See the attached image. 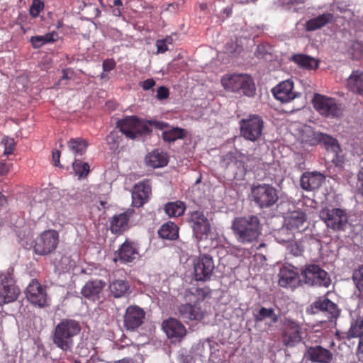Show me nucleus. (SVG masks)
I'll use <instances>...</instances> for the list:
<instances>
[{
  "label": "nucleus",
  "instance_id": "nucleus-1",
  "mask_svg": "<svg viewBox=\"0 0 363 363\" xmlns=\"http://www.w3.org/2000/svg\"><path fill=\"white\" fill-rule=\"evenodd\" d=\"M211 291L207 288L192 287L185 290L184 294V301L178 306V313L179 316L185 321L201 320L205 317L206 312L201 309L200 304Z\"/></svg>",
  "mask_w": 363,
  "mask_h": 363
},
{
  "label": "nucleus",
  "instance_id": "nucleus-2",
  "mask_svg": "<svg viewBox=\"0 0 363 363\" xmlns=\"http://www.w3.org/2000/svg\"><path fill=\"white\" fill-rule=\"evenodd\" d=\"M81 330L79 321L71 318L62 319L52 332V341L62 352H71L74 345V338Z\"/></svg>",
  "mask_w": 363,
  "mask_h": 363
},
{
  "label": "nucleus",
  "instance_id": "nucleus-3",
  "mask_svg": "<svg viewBox=\"0 0 363 363\" xmlns=\"http://www.w3.org/2000/svg\"><path fill=\"white\" fill-rule=\"evenodd\" d=\"M221 84L224 89L242 94L246 96H253L256 91L252 77L247 74H225L221 78Z\"/></svg>",
  "mask_w": 363,
  "mask_h": 363
},
{
  "label": "nucleus",
  "instance_id": "nucleus-4",
  "mask_svg": "<svg viewBox=\"0 0 363 363\" xmlns=\"http://www.w3.org/2000/svg\"><path fill=\"white\" fill-rule=\"evenodd\" d=\"M312 103L315 110L324 118H336L342 114V105L335 98L315 94Z\"/></svg>",
  "mask_w": 363,
  "mask_h": 363
},
{
  "label": "nucleus",
  "instance_id": "nucleus-5",
  "mask_svg": "<svg viewBox=\"0 0 363 363\" xmlns=\"http://www.w3.org/2000/svg\"><path fill=\"white\" fill-rule=\"evenodd\" d=\"M239 124L240 136L244 139L250 142H257L261 139L264 128V122L261 116L251 114L242 119Z\"/></svg>",
  "mask_w": 363,
  "mask_h": 363
},
{
  "label": "nucleus",
  "instance_id": "nucleus-6",
  "mask_svg": "<svg viewBox=\"0 0 363 363\" xmlns=\"http://www.w3.org/2000/svg\"><path fill=\"white\" fill-rule=\"evenodd\" d=\"M116 126L130 139H135L151 132L150 128L135 116H126L119 120Z\"/></svg>",
  "mask_w": 363,
  "mask_h": 363
},
{
  "label": "nucleus",
  "instance_id": "nucleus-7",
  "mask_svg": "<svg viewBox=\"0 0 363 363\" xmlns=\"http://www.w3.org/2000/svg\"><path fill=\"white\" fill-rule=\"evenodd\" d=\"M252 201L260 208H269L278 201L277 191L272 185L262 184L251 189Z\"/></svg>",
  "mask_w": 363,
  "mask_h": 363
},
{
  "label": "nucleus",
  "instance_id": "nucleus-8",
  "mask_svg": "<svg viewBox=\"0 0 363 363\" xmlns=\"http://www.w3.org/2000/svg\"><path fill=\"white\" fill-rule=\"evenodd\" d=\"M20 294L13 274L9 271L0 274V306L15 301Z\"/></svg>",
  "mask_w": 363,
  "mask_h": 363
},
{
  "label": "nucleus",
  "instance_id": "nucleus-9",
  "mask_svg": "<svg viewBox=\"0 0 363 363\" xmlns=\"http://www.w3.org/2000/svg\"><path fill=\"white\" fill-rule=\"evenodd\" d=\"M59 241V233L57 230H46L36 238L34 252L39 255H49L57 249Z\"/></svg>",
  "mask_w": 363,
  "mask_h": 363
},
{
  "label": "nucleus",
  "instance_id": "nucleus-10",
  "mask_svg": "<svg viewBox=\"0 0 363 363\" xmlns=\"http://www.w3.org/2000/svg\"><path fill=\"white\" fill-rule=\"evenodd\" d=\"M306 284L311 286L328 287L331 280L328 274L317 264H308L301 271Z\"/></svg>",
  "mask_w": 363,
  "mask_h": 363
},
{
  "label": "nucleus",
  "instance_id": "nucleus-11",
  "mask_svg": "<svg viewBox=\"0 0 363 363\" xmlns=\"http://www.w3.org/2000/svg\"><path fill=\"white\" fill-rule=\"evenodd\" d=\"M319 217L327 227H345L350 224L348 213L344 208H323L319 212Z\"/></svg>",
  "mask_w": 363,
  "mask_h": 363
},
{
  "label": "nucleus",
  "instance_id": "nucleus-12",
  "mask_svg": "<svg viewBox=\"0 0 363 363\" xmlns=\"http://www.w3.org/2000/svg\"><path fill=\"white\" fill-rule=\"evenodd\" d=\"M313 140L322 144L327 151H330L333 154L332 162L336 166H341L344 163L343 157L340 155L341 148L337 139L328 134L316 132L313 134Z\"/></svg>",
  "mask_w": 363,
  "mask_h": 363
},
{
  "label": "nucleus",
  "instance_id": "nucleus-13",
  "mask_svg": "<svg viewBox=\"0 0 363 363\" xmlns=\"http://www.w3.org/2000/svg\"><path fill=\"white\" fill-rule=\"evenodd\" d=\"M215 269L213 258L208 255H201L194 263V273L196 281L209 280Z\"/></svg>",
  "mask_w": 363,
  "mask_h": 363
},
{
  "label": "nucleus",
  "instance_id": "nucleus-14",
  "mask_svg": "<svg viewBox=\"0 0 363 363\" xmlns=\"http://www.w3.org/2000/svg\"><path fill=\"white\" fill-rule=\"evenodd\" d=\"M28 301L33 306L43 308L48 305V294L45 286L36 279H33L26 288Z\"/></svg>",
  "mask_w": 363,
  "mask_h": 363
},
{
  "label": "nucleus",
  "instance_id": "nucleus-15",
  "mask_svg": "<svg viewBox=\"0 0 363 363\" xmlns=\"http://www.w3.org/2000/svg\"><path fill=\"white\" fill-rule=\"evenodd\" d=\"M145 318V311L136 306H128L123 315V326L129 331H135L144 323Z\"/></svg>",
  "mask_w": 363,
  "mask_h": 363
},
{
  "label": "nucleus",
  "instance_id": "nucleus-16",
  "mask_svg": "<svg viewBox=\"0 0 363 363\" xmlns=\"http://www.w3.org/2000/svg\"><path fill=\"white\" fill-rule=\"evenodd\" d=\"M272 92L275 99L281 103H289L301 95L294 90V82L291 79L281 82L272 89Z\"/></svg>",
  "mask_w": 363,
  "mask_h": 363
},
{
  "label": "nucleus",
  "instance_id": "nucleus-17",
  "mask_svg": "<svg viewBox=\"0 0 363 363\" xmlns=\"http://www.w3.org/2000/svg\"><path fill=\"white\" fill-rule=\"evenodd\" d=\"M301 326L295 321L287 320L282 332V342L286 347H294L301 341Z\"/></svg>",
  "mask_w": 363,
  "mask_h": 363
},
{
  "label": "nucleus",
  "instance_id": "nucleus-18",
  "mask_svg": "<svg viewBox=\"0 0 363 363\" xmlns=\"http://www.w3.org/2000/svg\"><path fill=\"white\" fill-rule=\"evenodd\" d=\"M139 257L138 248L135 242L125 240L115 252V262L119 261L122 264L133 262Z\"/></svg>",
  "mask_w": 363,
  "mask_h": 363
},
{
  "label": "nucleus",
  "instance_id": "nucleus-19",
  "mask_svg": "<svg viewBox=\"0 0 363 363\" xmlns=\"http://www.w3.org/2000/svg\"><path fill=\"white\" fill-rule=\"evenodd\" d=\"M162 327L167 337L171 340L180 341L186 333L184 325L174 318L164 320Z\"/></svg>",
  "mask_w": 363,
  "mask_h": 363
},
{
  "label": "nucleus",
  "instance_id": "nucleus-20",
  "mask_svg": "<svg viewBox=\"0 0 363 363\" xmlns=\"http://www.w3.org/2000/svg\"><path fill=\"white\" fill-rule=\"evenodd\" d=\"M308 312L315 314L320 311L325 312L335 318L338 315L337 306L326 297H320L308 308Z\"/></svg>",
  "mask_w": 363,
  "mask_h": 363
},
{
  "label": "nucleus",
  "instance_id": "nucleus-21",
  "mask_svg": "<svg viewBox=\"0 0 363 363\" xmlns=\"http://www.w3.org/2000/svg\"><path fill=\"white\" fill-rule=\"evenodd\" d=\"M106 286V282L102 280L95 279L87 281L81 290L84 297L93 301L101 298L102 291Z\"/></svg>",
  "mask_w": 363,
  "mask_h": 363
},
{
  "label": "nucleus",
  "instance_id": "nucleus-22",
  "mask_svg": "<svg viewBox=\"0 0 363 363\" xmlns=\"http://www.w3.org/2000/svg\"><path fill=\"white\" fill-rule=\"evenodd\" d=\"M325 181L323 174L318 172H305L300 179L301 187L306 191L318 189Z\"/></svg>",
  "mask_w": 363,
  "mask_h": 363
},
{
  "label": "nucleus",
  "instance_id": "nucleus-23",
  "mask_svg": "<svg viewBox=\"0 0 363 363\" xmlns=\"http://www.w3.org/2000/svg\"><path fill=\"white\" fill-rule=\"evenodd\" d=\"M306 355L311 362L318 363H330L333 358V354L330 350L319 345L308 347Z\"/></svg>",
  "mask_w": 363,
  "mask_h": 363
},
{
  "label": "nucleus",
  "instance_id": "nucleus-24",
  "mask_svg": "<svg viewBox=\"0 0 363 363\" xmlns=\"http://www.w3.org/2000/svg\"><path fill=\"white\" fill-rule=\"evenodd\" d=\"M151 186L148 182H140L134 186L132 197L135 206H142L148 199Z\"/></svg>",
  "mask_w": 363,
  "mask_h": 363
},
{
  "label": "nucleus",
  "instance_id": "nucleus-25",
  "mask_svg": "<svg viewBox=\"0 0 363 363\" xmlns=\"http://www.w3.org/2000/svg\"><path fill=\"white\" fill-rule=\"evenodd\" d=\"M145 163L152 168H160L167 165L169 157L162 149H155L149 152L145 157Z\"/></svg>",
  "mask_w": 363,
  "mask_h": 363
},
{
  "label": "nucleus",
  "instance_id": "nucleus-26",
  "mask_svg": "<svg viewBox=\"0 0 363 363\" xmlns=\"http://www.w3.org/2000/svg\"><path fill=\"white\" fill-rule=\"evenodd\" d=\"M347 88L352 93L363 96V71L354 70L347 79Z\"/></svg>",
  "mask_w": 363,
  "mask_h": 363
},
{
  "label": "nucleus",
  "instance_id": "nucleus-27",
  "mask_svg": "<svg viewBox=\"0 0 363 363\" xmlns=\"http://www.w3.org/2000/svg\"><path fill=\"white\" fill-rule=\"evenodd\" d=\"M333 20V14L326 12L315 18L308 20L305 23V29L307 31H314L322 28L330 23H332Z\"/></svg>",
  "mask_w": 363,
  "mask_h": 363
},
{
  "label": "nucleus",
  "instance_id": "nucleus-28",
  "mask_svg": "<svg viewBox=\"0 0 363 363\" xmlns=\"http://www.w3.org/2000/svg\"><path fill=\"white\" fill-rule=\"evenodd\" d=\"M194 235L201 247L206 248L213 245L217 234L211 231L212 228H193Z\"/></svg>",
  "mask_w": 363,
  "mask_h": 363
},
{
  "label": "nucleus",
  "instance_id": "nucleus-29",
  "mask_svg": "<svg viewBox=\"0 0 363 363\" xmlns=\"http://www.w3.org/2000/svg\"><path fill=\"white\" fill-rule=\"evenodd\" d=\"M238 240L242 243L252 242L260 235L259 228H233Z\"/></svg>",
  "mask_w": 363,
  "mask_h": 363
},
{
  "label": "nucleus",
  "instance_id": "nucleus-30",
  "mask_svg": "<svg viewBox=\"0 0 363 363\" xmlns=\"http://www.w3.org/2000/svg\"><path fill=\"white\" fill-rule=\"evenodd\" d=\"M109 290L114 298H121L128 293L130 285L126 280L116 279L110 283Z\"/></svg>",
  "mask_w": 363,
  "mask_h": 363
},
{
  "label": "nucleus",
  "instance_id": "nucleus-31",
  "mask_svg": "<svg viewBox=\"0 0 363 363\" xmlns=\"http://www.w3.org/2000/svg\"><path fill=\"white\" fill-rule=\"evenodd\" d=\"M347 337H359L357 355L363 354V320L357 321L354 325H351L347 332Z\"/></svg>",
  "mask_w": 363,
  "mask_h": 363
},
{
  "label": "nucleus",
  "instance_id": "nucleus-32",
  "mask_svg": "<svg viewBox=\"0 0 363 363\" xmlns=\"http://www.w3.org/2000/svg\"><path fill=\"white\" fill-rule=\"evenodd\" d=\"M306 214L302 211H294L284 218V227H299L306 221Z\"/></svg>",
  "mask_w": 363,
  "mask_h": 363
},
{
  "label": "nucleus",
  "instance_id": "nucleus-33",
  "mask_svg": "<svg viewBox=\"0 0 363 363\" xmlns=\"http://www.w3.org/2000/svg\"><path fill=\"white\" fill-rule=\"evenodd\" d=\"M292 61L303 69H315L318 67L319 61L303 54H296L292 56Z\"/></svg>",
  "mask_w": 363,
  "mask_h": 363
},
{
  "label": "nucleus",
  "instance_id": "nucleus-34",
  "mask_svg": "<svg viewBox=\"0 0 363 363\" xmlns=\"http://www.w3.org/2000/svg\"><path fill=\"white\" fill-rule=\"evenodd\" d=\"M135 211L129 208L125 212L116 215L113 217L110 227H125L133 220L135 216Z\"/></svg>",
  "mask_w": 363,
  "mask_h": 363
},
{
  "label": "nucleus",
  "instance_id": "nucleus-35",
  "mask_svg": "<svg viewBox=\"0 0 363 363\" xmlns=\"http://www.w3.org/2000/svg\"><path fill=\"white\" fill-rule=\"evenodd\" d=\"M298 274L293 269L284 267L280 270L279 284L282 287L293 285L297 279Z\"/></svg>",
  "mask_w": 363,
  "mask_h": 363
},
{
  "label": "nucleus",
  "instance_id": "nucleus-36",
  "mask_svg": "<svg viewBox=\"0 0 363 363\" xmlns=\"http://www.w3.org/2000/svg\"><path fill=\"white\" fill-rule=\"evenodd\" d=\"M188 222L194 227H210L211 225L208 219L203 212L201 211H194L189 213Z\"/></svg>",
  "mask_w": 363,
  "mask_h": 363
},
{
  "label": "nucleus",
  "instance_id": "nucleus-37",
  "mask_svg": "<svg viewBox=\"0 0 363 363\" xmlns=\"http://www.w3.org/2000/svg\"><path fill=\"white\" fill-rule=\"evenodd\" d=\"M186 208L185 203L182 201L169 202L164 206V211L170 217H179L184 215Z\"/></svg>",
  "mask_w": 363,
  "mask_h": 363
},
{
  "label": "nucleus",
  "instance_id": "nucleus-38",
  "mask_svg": "<svg viewBox=\"0 0 363 363\" xmlns=\"http://www.w3.org/2000/svg\"><path fill=\"white\" fill-rule=\"evenodd\" d=\"M67 145L75 156L83 155L86 152L88 146L86 141L81 138L70 139Z\"/></svg>",
  "mask_w": 363,
  "mask_h": 363
},
{
  "label": "nucleus",
  "instance_id": "nucleus-39",
  "mask_svg": "<svg viewBox=\"0 0 363 363\" xmlns=\"http://www.w3.org/2000/svg\"><path fill=\"white\" fill-rule=\"evenodd\" d=\"M186 134L187 131L184 128L179 127L172 128L169 130L163 131L162 139L165 142L173 143L177 140L184 138Z\"/></svg>",
  "mask_w": 363,
  "mask_h": 363
},
{
  "label": "nucleus",
  "instance_id": "nucleus-40",
  "mask_svg": "<svg viewBox=\"0 0 363 363\" xmlns=\"http://www.w3.org/2000/svg\"><path fill=\"white\" fill-rule=\"evenodd\" d=\"M259 220L257 216L248 215L235 218L232 227H259Z\"/></svg>",
  "mask_w": 363,
  "mask_h": 363
},
{
  "label": "nucleus",
  "instance_id": "nucleus-41",
  "mask_svg": "<svg viewBox=\"0 0 363 363\" xmlns=\"http://www.w3.org/2000/svg\"><path fill=\"white\" fill-rule=\"evenodd\" d=\"M266 318H269L272 323H275L278 321V317L274 313V310L273 308H267L265 307H262L258 313L255 315V322H262Z\"/></svg>",
  "mask_w": 363,
  "mask_h": 363
},
{
  "label": "nucleus",
  "instance_id": "nucleus-42",
  "mask_svg": "<svg viewBox=\"0 0 363 363\" xmlns=\"http://www.w3.org/2000/svg\"><path fill=\"white\" fill-rule=\"evenodd\" d=\"M72 168L77 176L79 179L87 177L90 172V167L87 162H83L80 160L75 159L72 162Z\"/></svg>",
  "mask_w": 363,
  "mask_h": 363
},
{
  "label": "nucleus",
  "instance_id": "nucleus-43",
  "mask_svg": "<svg viewBox=\"0 0 363 363\" xmlns=\"http://www.w3.org/2000/svg\"><path fill=\"white\" fill-rule=\"evenodd\" d=\"M179 228H159L158 235L164 240H174L179 237Z\"/></svg>",
  "mask_w": 363,
  "mask_h": 363
},
{
  "label": "nucleus",
  "instance_id": "nucleus-44",
  "mask_svg": "<svg viewBox=\"0 0 363 363\" xmlns=\"http://www.w3.org/2000/svg\"><path fill=\"white\" fill-rule=\"evenodd\" d=\"M352 279L357 288L363 291V264L354 271Z\"/></svg>",
  "mask_w": 363,
  "mask_h": 363
},
{
  "label": "nucleus",
  "instance_id": "nucleus-45",
  "mask_svg": "<svg viewBox=\"0 0 363 363\" xmlns=\"http://www.w3.org/2000/svg\"><path fill=\"white\" fill-rule=\"evenodd\" d=\"M44 9L43 0H33L29 12L31 16L36 18Z\"/></svg>",
  "mask_w": 363,
  "mask_h": 363
},
{
  "label": "nucleus",
  "instance_id": "nucleus-46",
  "mask_svg": "<svg viewBox=\"0 0 363 363\" xmlns=\"http://www.w3.org/2000/svg\"><path fill=\"white\" fill-rule=\"evenodd\" d=\"M2 143L4 145V155L9 156L11 155L16 147V143L13 138H5L2 140Z\"/></svg>",
  "mask_w": 363,
  "mask_h": 363
},
{
  "label": "nucleus",
  "instance_id": "nucleus-47",
  "mask_svg": "<svg viewBox=\"0 0 363 363\" xmlns=\"http://www.w3.org/2000/svg\"><path fill=\"white\" fill-rule=\"evenodd\" d=\"M169 96V90L164 86H160L157 90L156 97L158 100L162 101L167 99Z\"/></svg>",
  "mask_w": 363,
  "mask_h": 363
},
{
  "label": "nucleus",
  "instance_id": "nucleus-48",
  "mask_svg": "<svg viewBox=\"0 0 363 363\" xmlns=\"http://www.w3.org/2000/svg\"><path fill=\"white\" fill-rule=\"evenodd\" d=\"M116 62L113 59H106L103 62V70L104 72H110L116 67Z\"/></svg>",
  "mask_w": 363,
  "mask_h": 363
},
{
  "label": "nucleus",
  "instance_id": "nucleus-49",
  "mask_svg": "<svg viewBox=\"0 0 363 363\" xmlns=\"http://www.w3.org/2000/svg\"><path fill=\"white\" fill-rule=\"evenodd\" d=\"M155 81L152 78H150L140 82V85L141 86L143 90L147 91L151 89L153 86H155Z\"/></svg>",
  "mask_w": 363,
  "mask_h": 363
},
{
  "label": "nucleus",
  "instance_id": "nucleus-50",
  "mask_svg": "<svg viewBox=\"0 0 363 363\" xmlns=\"http://www.w3.org/2000/svg\"><path fill=\"white\" fill-rule=\"evenodd\" d=\"M148 123L158 130H163L165 128L169 127V124L167 123L155 120L149 121Z\"/></svg>",
  "mask_w": 363,
  "mask_h": 363
},
{
  "label": "nucleus",
  "instance_id": "nucleus-51",
  "mask_svg": "<svg viewBox=\"0 0 363 363\" xmlns=\"http://www.w3.org/2000/svg\"><path fill=\"white\" fill-rule=\"evenodd\" d=\"M33 46L35 48L41 47L45 44L43 35L33 36L30 39Z\"/></svg>",
  "mask_w": 363,
  "mask_h": 363
},
{
  "label": "nucleus",
  "instance_id": "nucleus-52",
  "mask_svg": "<svg viewBox=\"0 0 363 363\" xmlns=\"http://www.w3.org/2000/svg\"><path fill=\"white\" fill-rule=\"evenodd\" d=\"M157 52L158 53H164L168 50L167 45L162 39L156 41Z\"/></svg>",
  "mask_w": 363,
  "mask_h": 363
},
{
  "label": "nucleus",
  "instance_id": "nucleus-53",
  "mask_svg": "<svg viewBox=\"0 0 363 363\" xmlns=\"http://www.w3.org/2000/svg\"><path fill=\"white\" fill-rule=\"evenodd\" d=\"M106 141L109 145H116L118 144V137L116 133L111 132L106 136Z\"/></svg>",
  "mask_w": 363,
  "mask_h": 363
},
{
  "label": "nucleus",
  "instance_id": "nucleus-54",
  "mask_svg": "<svg viewBox=\"0 0 363 363\" xmlns=\"http://www.w3.org/2000/svg\"><path fill=\"white\" fill-rule=\"evenodd\" d=\"M11 164L0 162V176L6 175L10 170Z\"/></svg>",
  "mask_w": 363,
  "mask_h": 363
},
{
  "label": "nucleus",
  "instance_id": "nucleus-55",
  "mask_svg": "<svg viewBox=\"0 0 363 363\" xmlns=\"http://www.w3.org/2000/svg\"><path fill=\"white\" fill-rule=\"evenodd\" d=\"M57 35V33L55 32L49 33L45 35H43L45 44L48 43L55 42L56 40L55 37Z\"/></svg>",
  "mask_w": 363,
  "mask_h": 363
},
{
  "label": "nucleus",
  "instance_id": "nucleus-56",
  "mask_svg": "<svg viewBox=\"0 0 363 363\" xmlns=\"http://www.w3.org/2000/svg\"><path fill=\"white\" fill-rule=\"evenodd\" d=\"M60 150H54L52 151V160L54 162V165L56 167L60 166Z\"/></svg>",
  "mask_w": 363,
  "mask_h": 363
},
{
  "label": "nucleus",
  "instance_id": "nucleus-57",
  "mask_svg": "<svg viewBox=\"0 0 363 363\" xmlns=\"http://www.w3.org/2000/svg\"><path fill=\"white\" fill-rule=\"evenodd\" d=\"M70 262L69 257L63 256L61 258L60 264H59L62 269H67V265Z\"/></svg>",
  "mask_w": 363,
  "mask_h": 363
},
{
  "label": "nucleus",
  "instance_id": "nucleus-58",
  "mask_svg": "<svg viewBox=\"0 0 363 363\" xmlns=\"http://www.w3.org/2000/svg\"><path fill=\"white\" fill-rule=\"evenodd\" d=\"M113 363H135V362L132 358L125 357L122 359L115 361Z\"/></svg>",
  "mask_w": 363,
  "mask_h": 363
},
{
  "label": "nucleus",
  "instance_id": "nucleus-59",
  "mask_svg": "<svg viewBox=\"0 0 363 363\" xmlns=\"http://www.w3.org/2000/svg\"><path fill=\"white\" fill-rule=\"evenodd\" d=\"M357 177H358L359 182H362V186L363 188V166L361 167V169L358 173Z\"/></svg>",
  "mask_w": 363,
  "mask_h": 363
},
{
  "label": "nucleus",
  "instance_id": "nucleus-60",
  "mask_svg": "<svg viewBox=\"0 0 363 363\" xmlns=\"http://www.w3.org/2000/svg\"><path fill=\"white\" fill-rule=\"evenodd\" d=\"M168 45L172 44L173 38L170 35H167L164 39H162Z\"/></svg>",
  "mask_w": 363,
  "mask_h": 363
},
{
  "label": "nucleus",
  "instance_id": "nucleus-61",
  "mask_svg": "<svg viewBox=\"0 0 363 363\" xmlns=\"http://www.w3.org/2000/svg\"><path fill=\"white\" fill-rule=\"evenodd\" d=\"M361 48V50H360V55H362L363 54V46H362L361 43H358V42H355L352 44V48L353 49H356V48Z\"/></svg>",
  "mask_w": 363,
  "mask_h": 363
},
{
  "label": "nucleus",
  "instance_id": "nucleus-62",
  "mask_svg": "<svg viewBox=\"0 0 363 363\" xmlns=\"http://www.w3.org/2000/svg\"><path fill=\"white\" fill-rule=\"evenodd\" d=\"M112 13H113V16L119 17V16H121L122 12H121V9L119 8L116 7V8L113 9Z\"/></svg>",
  "mask_w": 363,
  "mask_h": 363
},
{
  "label": "nucleus",
  "instance_id": "nucleus-63",
  "mask_svg": "<svg viewBox=\"0 0 363 363\" xmlns=\"http://www.w3.org/2000/svg\"><path fill=\"white\" fill-rule=\"evenodd\" d=\"M7 203L6 197L0 193V206H4Z\"/></svg>",
  "mask_w": 363,
  "mask_h": 363
},
{
  "label": "nucleus",
  "instance_id": "nucleus-64",
  "mask_svg": "<svg viewBox=\"0 0 363 363\" xmlns=\"http://www.w3.org/2000/svg\"><path fill=\"white\" fill-rule=\"evenodd\" d=\"M306 0H290L289 4L292 5L295 4H303Z\"/></svg>",
  "mask_w": 363,
  "mask_h": 363
}]
</instances>
